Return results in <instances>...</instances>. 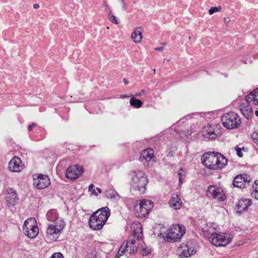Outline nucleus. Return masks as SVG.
<instances>
[{
	"instance_id": "9b49d317",
	"label": "nucleus",
	"mask_w": 258,
	"mask_h": 258,
	"mask_svg": "<svg viewBox=\"0 0 258 258\" xmlns=\"http://www.w3.org/2000/svg\"><path fill=\"white\" fill-rule=\"evenodd\" d=\"M134 185L137 188L141 194L145 192L146 185L148 183L147 176L144 173L139 171L137 173L135 177L133 178Z\"/></svg>"
},
{
	"instance_id": "4c0bfd02",
	"label": "nucleus",
	"mask_w": 258,
	"mask_h": 258,
	"mask_svg": "<svg viewBox=\"0 0 258 258\" xmlns=\"http://www.w3.org/2000/svg\"><path fill=\"white\" fill-rule=\"evenodd\" d=\"M33 125V124H32L31 125H30L28 127V129L29 131H31L32 130V126Z\"/></svg>"
},
{
	"instance_id": "4468645a",
	"label": "nucleus",
	"mask_w": 258,
	"mask_h": 258,
	"mask_svg": "<svg viewBox=\"0 0 258 258\" xmlns=\"http://www.w3.org/2000/svg\"><path fill=\"white\" fill-rule=\"evenodd\" d=\"M83 172V168L76 165L70 166L66 170V175L68 178L74 180L81 176Z\"/></svg>"
},
{
	"instance_id": "c9c22d12",
	"label": "nucleus",
	"mask_w": 258,
	"mask_h": 258,
	"mask_svg": "<svg viewBox=\"0 0 258 258\" xmlns=\"http://www.w3.org/2000/svg\"><path fill=\"white\" fill-rule=\"evenodd\" d=\"M178 176H179V182L180 183H181L182 182V178H181L182 173L181 172H178Z\"/></svg>"
},
{
	"instance_id": "4be33fe9",
	"label": "nucleus",
	"mask_w": 258,
	"mask_h": 258,
	"mask_svg": "<svg viewBox=\"0 0 258 258\" xmlns=\"http://www.w3.org/2000/svg\"><path fill=\"white\" fill-rule=\"evenodd\" d=\"M251 205V202L248 199L240 200L237 205V211L239 213L246 211L248 207Z\"/></svg>"
},
{
	"instance_id": "79ce46f5",
	"label": "nucleus",
	"mask_w": 258,
	"mask_h": 258,
	"mask_svg": "<svg viewBox=\"0 0 258 258\" xmlns=\"http://www.w3.org/2000/svg\"><path fill=\"white\" fill-rule=\"evenodd\" d=\"M162 49H163L162 47H160V48H155V50H162Z\"/></svg>"
},
{
	"instance_id": "dca6fc26",
	"label": "nucleus",
	"mask_w": 258,
	"mask_h": 258,
	"mask_svg": "<svg viewBox=\"0 0 258 258\" xmlns=\"http://www.w3.org/2000/svg\"><path fill=\"white\" fill-rule=\"evenodd\" d=\"M250 181V179L248 175L245 174H242L237 175L234 178L233 183L235 187L244 188L248 185Z\"/></svg>"
},
{
	"instance_id": "6ab92c4d",
	"label": "nucleus",
	"mask_w": 258,
	"mask_h": 258,
	"mask_svg": "<svg viewBox=\"0 0 258 258\" xmlns=\"http://www.w3.org/2000/svg\"><path fill=\"white\" fill-rule=\"evenodd\" d=\"M132 236L134 239L139 240L143 237L142 228L140 223H135L132 225Z\"/></svg>"
},
{
	"instance_id": "f3484780",
	"label": "nucleus",
	"mask_w": 258,
	"mask_h": 258,
	"mask_svg": "<svg viewBox=\"0 0 258 258\" xmlns=\"http://www.w3.org/2000/svg\"><path fill=\"white\" fill-rule=\"evenodd\" d=\"M8 168L10 170L13 172H20L23 169V165L21 159L15 157L9 163Z\"/></svg>"
},
{
	"instance_id": "b1692460",
	"label": "nucleus",
	"mask_w": 258,
	"mask_h": 258,
	"mask_svg": "<svg viewBox=\"0 0 258 258\" xmlns=\"http://www.w3.org/2000/svg\"><path fill=\"white\" fill-rule=\"evenodd\" d=\"M203 134L205 137L211 139H215L217 137L214 128L209 125L204 127Z\"/></svg>"
},
{
	"instance_id": "bb28decb",
	"label": "nucleus",
	"mask_w": 258,
	"mask_h": 258,
	"mask_svg": "<svg viewBox=\"0 0 258 258\" xmlns=\"http://www.w3.org/2000/svg\"><path fill=\"white\" fill-rule=\"evenodd\" d=\"M105 196L107 199H113L118 196V194L112 189H107L105 191Z\"/></svg>"
},
{
	"instance_id": "0eeeda50",
	"label": "nucleus",
	"mask_w": 258,
	"mask_h": 258,
	"mask_svg": "<svg viewBox=\"0 0 258 258\" xmlns=\"http://www.w3.org/2000/svg\"><path fill=\"white\" fill-rule=\"evenodd\" d=\"M185 233V228L180 224H173L167 230L164 239L168 242L180 240Z\"/></svg>"
},
{
	"instance_id": "f8f14e48",
	"label": "nucleus",
	"mask_w": 258,
	"mask_h": 258,
	"mask_svg": "<svg viewBox=\"0 0 258 258\" xmlns=\"http://www.w3.org/2000/svg\"><path fill=\"white\" fill-rule=\"evenodd\" d=\"M207 196L211 199H216L219 201L225 200L226 196L223 189L215 185H211L207 190Z\"/></svg>"
},
{
	"instance_id": "423d86ee",
	"label": "nucleus",
	"mask_w": 258,
	"mask_h": 258,
	"mask_svg": "<svg viewBox=\"0 0 258 258\" xmlns=\"http://www.w3.org/2000/svg\"><path fill=\"white\" fill-rule=\"evenodd\" d=\"M223 125L227 129L238 128L241 123L239 116L234 112H229L223 115L222 118Z\"/></svg>"
},
{
	"instance_id": "2eb2a0df",
	"label": "nucleus",
	"mask_w": 258,
	"mask_h": 258,
	"mask_svg": "<svg viewBox=\"0 0 258 258\" xmlns=\"http://www.w3.org/2000/svg\"><path fill=\"white\" fill-rule=\"evenodd\" d=\"M155 156L153 150L151 148L144 150L140 155L139 161L144 165H148L149 163L154 161Z\"/></svg>"
},
{
	"instance_id": "f257e3e1",
	"label": "nucleus",
	"mask_w": 258,
	"mask_h": 258,
	"mask_svg": "<svg viewBox=\"0 0 258 258\" xmlns=\"http://www.w3.org/2000/svg\"><path fill=\"white\" fill-rule=\"evenodd\" d=\"M202 164L207 168L219 170L227 164V158L217 152H209L204 154L201 157Z\"/></svg>"
},
{
	"instance_id": "a19ab883",
	"label": "nucleus",
	"mask_w": 258,
	"mask_h": 258,
	"mask_svg": "<svg viewBox=\"0 0 258 258\" xmlns=\"http://www.w3.org/2000/svg\"><path fill=\"white\" fill-rule=\"evenodd\" d=\"M255 114L256 116H258V108L255 111Z\"/></svg>"
},
{
	"instance_id": "2f4dec72",
	"label": "nucleus",
	"mask_w": 258,
	"mask_h": 258,
	"mask_svg": "<svg viewBox=\"0 0 258 258\" xmlns=\"http://www.w3.org/2000/svg\"><path fill=\"white\" fill-rule=\"evenodd\" d=\"M108 19L112 23H115L116 24L119 23V21L117 17L111 13H109L108 14Z\"/></svg>"
},
{
	"instance_id": "a878e982",
	"label": "nucleus",
	"mask_w": 258,
	"mask_h": 258,
	"mask_svg": "<svg viewBox=\"0 0 258 258\" xmlns=\"http://www.w3.org/2000/svg\"><path fill=\"white\" fill-rule=\"evenodd\" d=\"M130 104L131 106L137 108H140L143 104L141 100L136 98L135 97H132L130 99Z\"/></svg>"
},
{
	"instance_id": "58836bf2",
	"label": "nucleus",
	"mask_w": 258,
	"mask_h": 258,
	"mask_svg": "<svg viewBox=\"0 0 258 258\" xmlns=\"http://www.w3.org/2000/svg\"><path fill=\"white\" fill-rule=\"evenodd\" d=\"M33 7L35 9H37L39 8V5L38 4H34Z\"/></svg>"
},
{
	"instance_id": "412c9836",
	"label": "nucleus",
	"mask_w": 258,
	"mask_h": 258,
	"mask_svg": "<svg viewBox=\"0 0 258 258\" xmlns=\"http://www.w3.org/2000/svg\"><path fill=\"white\" fill-rule=\"evenodd\" d=\"M143 38L142 31L141 27L135 28L131 35V40L136 44L141 42Z\"/></svg>"
},
{
	"instance_id": "72a5a7b5",
	"label": "nucleus",
	"mask_w": 258,
	"mask_h": 258,
	"mask_svg": "<svg viewBox=\"0 0 258 258\" xmlns=\"http://www.w3.org/2000/svg\"><path fill=\"white\" fill-rule=\"evenodd\" d=\"M235 150L236 151L237 155L239 157H242L243 156V152L242 150L239 147H235Z\"/></svg>"
},
{
	"instance_id": "1a4fd4ad",
	"label": "nucleus",
	"mask_w": 258,
	"mask_h": 258,
	"mask_svg": "<svg viewBox=\"0 0 258 258\" xmlns=\"http://www.w3.org/2000/svg\"><path fill=\"white\" fill-rule=\"evenodd\" d=\"M138 243L135 239H129L127 241L123 242L120 245L119 249L116 254V257L119 258L125 252L134 254L138 249Z\"/></svg>"
},
{
	"instance_id": "5701e85b",
	"label": "nucleus",
	"mask_w": 258,
	"mask_h": 258,
	"mask_svg": "<svg viewBox=\"0 0 258 258\" xmlns=\"http://www.w3.org/2000/svg\"><path fill=\"white\" fill-rule=\"evenodd\" d=\"M249 102L242 103L240 105V111L242 114L246 117H248L253 113V110L249 104Z\"/></svg>"
},
{
	"instance_id": "9d476101",
	"label": "nucleus",
	"mask_w": 258,
	"mask_h": 258,
	"mask_svg": "<svg viewBox=\"0 0 258 258\" xmlns=\"http://www.w3.org/2000/svg\"><path fill=\"white\" fill-rule=\"evenodd\" d=\"M180 258H188L196 252L195 246L190 242L182 243L178 248Z\"/></svg>"
},
{
	"instance_id": "a211bd4d",
	"label": "nucleus",
	"mask_w": 258,
	"mask_h": 258,
	"mask_svg": "<svg viewBox=\"0 0 258 258\" xmlns=\"http://www.w3.org/2000/svg\"><path fill=\"white\" fill-rule=\"evenodd\" d=\"M6 200L8 206H14L16 204L18 197L14 189L10 188L7 190Z\"/></svg>"
},
{
	"instance_id": "393cba45",
	"label": "nucleus",
	"mask_w": 258,
	"mask_h": 258,
	"mask_svg": "<svg viewBox=\"0 0 258 258\" xmlns=\"http://www.w3.org/2000/svg\"><path fill=\"white\" fill-rule=\"evenodd\" d=\"M245 99L246 102L252 101L255 105H258V88L247 95Z\"/></svg>"
},
{
	"instance_id": "7c9ffc66",
	"label": "nucleus",
	"mask_w": 258,
	"mask_h": 258,
	"mask_svg": "<svg viewBox=\"0 0 258 258\" xmlns=\"http://www.w3.org/2000/svg\"><path fill=\"white\" fill-rule=\"evenodd\" d=\"M222 9L221 6L211 7L208 11L209 15H213L214 13L219 12Z\"/></svg>"
},
{
	"instance_id": "c85d7f7f",
	"label": "nucleus",
	"mask_w": 258,
	"mask_h": 258,
	"mask_svg": "<svg viewBox=\"0 0 258 258\" xmlns=\"http://www.w3.org/2000/svg\"><path fill=\"white\" fill-rule=\"evenodd\" d=\"M252 188H253L252 195L255 199L258 200V180L255 181L252 185Z\"/></svg>"
},
{
	"instance_id": "f704fd0d",
	"label": "nucleus",
	"mask_w": 258,
	"mask_h": 258,
	"mask_svg": "<svg viewBox=\"0 0 258 258\" xmlns=\"http://www.w3.org/2000/svg\"><path fill=\"white\" fill-rule=\"evenodd\" d=\"M50 258H63V256L60 252H56L54 253Z\"/></svg>"
},
{
	"instance_id": "c756f323",
	"label": "nucleus",
	"mask_w": 258,
	"mask_h": 258,
	"mask_svg": "<svg viewBox=\"0 0 258 258\" xmlns=\"http://www.w3.org/2000/svg\"><path fill=\"white\" fill-rule=\"evenodd\" d=\"M93 187H94V185L93 184H91L89 186V190L90 191L93 195L97 196L101 192L102 190L100 188L97 187L96 190H97V192H96L95 189L92 190Z\"/></svg>"
},
{
	"instance_id": "ea45409f",
	"label": "nucleus",
	"mask_w": 258,
	"mask_h": 258,
	"mask_svg": "<svg viewBox=\"0 0 258 258\" xmlns=\"http://www.w3.org/2000/svg\"><path fill=\"white\" fill-rule=\"evenodd\" d=\"M122 98H126V97H129L130 96H128V95H122L121 96Z\"/></svg>"
},
{
	"instance_id": "e433bc0d",
	"label": "nucleus",
	"mask_w": 258,
	"mask_h": 258,
	"mask_svg": "<svg viewBox=\"0 0 258 258\" xmlns=\"http://www.w3.org/2000/svg\"><path fill=\"white\" fill-rule=\"evenodd\" d=\"M119 1L122 4V8L123 9L125 8V2H124L123 0H119Z\"/></svg>"
},
{
	"instance_id": "7ed1b4c3",
	"label": "nucleus",
	"mask_w": 258,
	"mask_h": 258,
	"mask_svg": "<svg viewBox=\"0 0 258 258\" xmlns=\"http://www.w3.org/2000/svg\"><path fill=\"white\" fill-rule=\"evenodd\" d=\"M65 223L61 219L57 218L47 226L45 239L48 242L56 241L64 229Z\"/></svg>"
},
{
	"instance_id": "39448f33",
	"label": "nucleus",
	"mask_w": 258,
	"mask_h": 258,
	"mask_svg": "<svg viewBox=\"0 0 258 258\" xmlns=\"http://www.w3.org/2000/svg\"><path fill=\"white\" fill-rule=\"evenodd\" d=\"M39 231V228L35 218H29L24 221L23 232L26 237L30 239H34L38 235Z\"/></svg>"
},
{
	"instance_id": "ddd939ff",
	"label": "nucleus",
	"mask_w": 258,
	"mask_h": 258,
	"mask_svg": "<svg viewBox=\"0 0 258 258\" xmlns=\"http://www.w3.org/2000/svg\"><path fill=\"white\" fill-rule=\"evenodd\" d=\"M50 184L48 176L44 174H35L33 176V184L39 189L45 188Z\"/></svg>"
},
{
	"instance_id": "cd10ccee",
	"label": "nucleus",
	"mask_w": 258,
	"mask_h": 258,
	"mask_svg": "<svg viewBox=\"0 0 258 258\" xmlns=\"http://www.w3.org/2000/svg\"><path fill=\"white\" fill-rule=\"evenodd\" d=\"M151 252V250L149 247L147 246H143L141 247L140 253L142 255H148V254H150Z\"/></svg>"
},
{
	"instance_id": "6e6552de",
	"label": "nucleus",
	"mask_w": 258,
	"mask_h": 258,
	"mask_svg": "<svg viewBox=\"0 0 258 258\" xmlns=\"http://www.w3.org/2000/svg\"><path fill=\"white\" fill-rule=\"evenodd\" d=\"M233 236L229 233H214L210 237L211 243L216 246H226L232 240Z\"/></svg>"
},
{
	"instance_id": "f03ea898",
	"label": "nucleus",
	"mask_w": 258,
	"mask_h": 258,
	"mask_svg": "<svg viewBox=\"0 0 258 258\" xmlns=\"http://www.w3.org/2000/svg\"><path fill=\"white\" fill-rule=\"evenodd\" d=\"M110 210L108 207L99 209L90 216L88 224L90 228L94 231H99L103 228L109 216Z\"/></svg>"
},
{
	"instance_id": "aec40b11",
	"label": "nucleus",
	"mask_w": 258,
	"mask_h": 258,
	"mask_svg": "<svg viewBox=\"0 0 258 258\" xmlns=\"http://www.w3.org/2000/svg\"><path fill=\"white\" fill-rule=\"evenodd\" d=\"M170 207L174 210H179L182 207L181 200L177 194H173L169 202Z\"/></svg>"
},
{
	"instance_id": "20e7f679",
	"label": "nucleus",
	"mask_w": 258,
	"mask_h": 258,
	"mask_svg": "<svg viewBox=\"0 0 258 258\" xmlns=\"http://www.w3.org/2000/svg\"><path fill=\"white\" fill-rule=\"evenodd\" d=\"M154 207L153 203L149 200L142 199L136 201L134 205V213L139 218L148 215Z\"/></svg>"
},
{
	"instance_id": "473e14b6",
	"label": "nucleus",
	"mask_w": 258,
	"mask_h": 258,
	"mask_svg": "<svg viewBox=\"0 0 258 258\" xmlns=\"http://www.w3.org/2000/svg\"><path fill=\"white\" fill-rule=\"evenodd\" d=\"M253 142L258 146V130L254 131L251 135Z\"/></svg>"
},
{
	"instance_id": "c03bdc74",
	"label": "nucleus",
	"mask_w": 258,
	"mask_h": 258,
	"mask_svg": "<svg viewBox=\"0 0 258 258\" xmlns=\"http://www.w3.org/2000/svg\"><path fill=\"white\" fill-rule=\"evenodd\" d=\"M142 95L141 93H140V94L137 93V94H136V96H140V95Z\"/></svg>"
},
{
	"instance_id": "37998d69",
	"label": "nucleus",
	"mask_w": 258,
	"mask_h": 258,
	"mask_svg": "<svg viewBox=\"0 0 258 258\" xmlns=\"http://www.w3.org/2000/svg\"><path fill=\"white\" fill-rule=\"evenodd\" d=\"M225 20H226L227 22L230 21V19H229V18H227V19H226V18H225Z\"/></svg>"
}]
</instances>
